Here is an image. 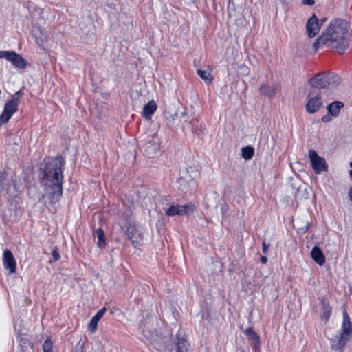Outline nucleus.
Listing matches in <instances>:
<instances>
[{"label": "nucleus", "instance_id": "29", "mask_svg": "<svg viewBox=\"0 0 352 352\" xmlns=\"http://www.w3.org/2000/svg\"><path fill=\"white\" fill-rule=\"evenodd\" d=\"M52 256L54 261H57L60 258V254L58 253L56 249L52 250Z\"/></svg>", "mask_w": 352, "mask_h": 352}, {"label": "nucleus", "instance_id": "19", "mask_svg": "<svg viewBox=\"0 0 352 352\" xmlns=\"http://www.w3.org/2000/svg\"><path fill=\"white\" fill-rule=\"evenodd\" d=\"M157 104L154 100H151L143 108V116L146 118H150L157 110Z\"/></svg>", "mask_w": 352, "mask_h": 352}, {"label": "nucleus", "instance_id": "10", "mask_svg": "<svg viewBox=\"0 0 352 352\" xmlns=\"http://www.w3.org/2000/svg\"><path fill=\"white\" fill-rule=\"evenodd\" d=\"M343 107L344 104L340 101H336L329 104L327 107L328 113L322 116V121L324 123L331 122L333 118H336L339 115Z\"/></svg>", "mask_w": 352, "mask_h": 352}, {"label": "nucleus", "instance_id": "8", "mask_svg": "<svg viewBox=\"0 0 352 352\" xmlns=\"http://www.w3.org/2000/svg\"><path fill=\"white\" fill-rule=\"evenodd\" d=\"M2 58H6L17 68L23 69L26 67L25 60L14 51H1Z\"/></svg>", "mask_w": 352, "mask_h": 352}, {"label": "nucleus", "instance_id": "20", "mask_svg": "<svg viewBox=\"0 0 352 352\" xmlns=\"http://www.w3.org/2000/svg\"><path fill=\"white\" fill-rule=\"evenodd\" d=\"M197 73L206 83H210L213 79L211 72L209 70L197 69Z\"/></svg>", "mask_w": 352, "mask_h": 352}, {"label": "nucleus", "instance_id": "12", "mask_svg": "<svg viewBox=\"0 0 352 352\" xmlns=\"http://www.w3.org/2000/svg\"><path fill=\"white\" fill-rule=\"evenodd\" d=\"M197 182L195 179L190 176H183L179 179V188L186 193H192L197 188Z\"/></svg>", "mask_w": 352, "mask_h": 352}, {"label": "nucleus", "instance_id": "9", "mask_svg": "<svg viewBox=\"0 0 352 352\" xmlns=\"http://www.w3.org/2000/svg\"><path fill=\"white\" fill-rule=\"evenodd\" d=\"M324 20L320 21L317 16L314 14L307 21L306 32L309 37H315L320 30Z\"/></svg>", "mask_w": 352, "mask_h": 352}, {"label": "nucleus", "instance_id": "17", "mask_svg": "<svg viewBox=\"0 0 352 352\" xmlns=\"http://www.w3.org/2000/svg\"><path fill=\"white\" fill-rule=\"evenodd\" d=\"M278 90V86L276 85H263L260 87V92L263 96L272 98L275 96Z\"/></svg>", "mask_w": 352, "mask_h": 352}, {"label": "nucleus", "instance_id": "2", "mask_svg": "<svg viewBox=\"0 0 352 352\" xmlns=\"http://www.w3.org/2000/svg\"><path fill=\"white\" fill-rule=\"evenodd\" d=\"M63 166V162L59 157L50 159L47 162L42 182L52 199L56 200L62 195Z\"/></svg>", "mask_w": 352, "mask_h": 352}, {"label": "nucleus", "instance_id": "5", "mask_svg": "<svg viewBox=\"0 0 352 352\" xmlns=\"http://www.w3.org/2000/svg\"><path fill=\"white\" fill-rule=\"evenodd\" d=\"M320 93L314 89H311L305 100V110L308 113L313 114L319 111L322 106Z\"/></svg>", "mask_w": 352, "mask_h": 352}, {"label": "nucleus", "instance_id": "21", "mask_svg": "<svg viewBox=\"0 0 352 352\" xmlns=\"http://www.w3.org/2000/svg\"><path fill=\"white\" fill-rule=\"evenodd\" d=\"M96 238L97 239L98 245L102 248L105 245L104 234L101 229H98L95 233Z\"/></svg>", "mask_w": 352, "mask_h": 352}, {"label": "nucleus", "instance_id": "4", "mask_svg": "<svg viewBox=\"0 0 352 352\" xmlns=\"http://www.w3.org/2000/svg\"><path fill=\"white\" fill-rule=\"evenodd\" d=\"M340 82V78L335 74H318L310 81L311 89L318 91L319 89L327 88L330 90L336 89Z\"/></svg>", "mask_w": 352, "mask_h": 352}, {"label": "nucleus", "instance_id": "11", "mask_svg": "<svg viewBox=\"0 0 352 352\" xmlns=\"http://www.w3.org/2000/svg\"><path fill=\"white\" fill-rule=\"evenodd\" d=\"M125 233L134 247L139 245L142 241L143 235L134 224L129 223Z\"/></svg>", "mask_w": 352, "mask_h": 352}, {"label": "nucleus", "instance_id": "30", "mask_svg": "<svg viewBox=\"0 0 352 352\" xmlns=\"http://www.w3.org/2000/svg\"><path fill=\"white\" fill-rule=\"evenodd\" d=\"M234 4L233 3V2H230H230L228 3V12H229V14H230V15L231 14H230V10H231L232 9H233V8H234Z\"/></svg>", "mask_w": 352, "mask_h": 352}, {"label": "nucleus", "instance_id": "35", "mask_svg": "<svg viewBox=\"0 0 352 352\" xmlns=\"http://www.w3.org/2000/svg\"><path fill=\"white\" fill-rule=\"evenodd\" d=\"M349 175H351V177H352V170L349 171Z\"/></svg>", "mask_w": 352, "mask_h": 352}, {"label": "nucleus", "instance_id": "37", "mask_svg": "<svg viewBox=\"0 0 352 352\" xmlns=\"http://www.w3.org/2000/svg\"><path fill=\"white\" fill-rule=\"evenodd\" d=\"M1 56V51H0V59L2 58Z\"/></svg>", "mask_w": 352, "mask_h": 352}, {"label": "nucleus", "instance_id": "15", "mask_svg": "<svg viewBox=\"0 0 352 352\" xmlns=\"http://www.w3.org/2000/svg\"><path fill=\"white\" fill-rule=\"evenodd\" d=\"M244 333L252 341L254 349L256 351L258 350L260 347L259 336L252 328L246 329Z\"/></svg>", "mask_w": 352, "mask_h": 352}, {"label": "nucleus", "instance_id": "25", "mask_svg": "<svg viewBox=\"0 0 352 352\" xmlns=\"http://www.w3.org/2000/svg\"><path fill=\"white\" fill-rule=\"evenodd\" d=\"M242 156L245 160H249L252 159L254 155V149L250 146H247L243 148L242 150Z\"/></svg>", "mask_w": 352, "mask_h": 352}, {"label": "nucleus", "instance_id": "13", "mask_svg": "<svg viewBox=\"0 0 352 352\" xmlns=\"http://www.w3.org/2000/svg\"><path fill=\"white\" fill-rule=\"evenodd\" d=\"M2 261L4 267L8 270L10 273H14L16 270V263L13 254L9 250L3 253Z\"/></svg>", "mask_w": 352, "mask_h": 352}, {"label": "nucleus", "instance_id": "32", "mask_svg": "<svg viewBox=\"0 0 352 352\" xmlns=\"http://www.w3.org/2000/svg\"><path fill=\"white\" fill-rule=\"evenodd\" d=\"M261 261L262 262V263L265 264L267 263V258L266 256H261Z\"/></svg>", "mask_w": 352, "mask_h": 352}, {"label": "nucleus", "instance_id": "1", "mask_svg": "<svg viewBox=\"0 0 352 352\" xmlns=\"http://www.w3.org/2000/svg\"><path fill=\"white\" fill-rule=\"evenodd\" d=\"M348 22L344 19L332 20L322 35L316 40V47L327 45L342 53L349 46L347 38Z\"/></svg>", "mask_w": 352, "mask_h": 352}, {"label": "nucleus", "instance_id": "7", "mask_svg": "<svg viewBox=\"0 0 352 352\" xmlns=\"http://www.w3.org/2000/svg\"><path fill=\"white\" fill-rule=\"evenodd\" d=\"M309 157L311 166L316 174L327 170L328 166L325 160L318 156L315 151L311 150L309 151Z\"/></svg>", "mask_w": 352, "mask_h": 352}, {"label": "nucleus", "instance_id": "23", "mask_svg": "<svg viewBox=\"0 0 352 352\" xmlns=\"http://www.w3.org/2000/svg\"><path fill=\"white\" fill-rule=\"evenodd\" d=\"M179 205H171L166 210V214L168 216L182 215Z\"/></svg>", "mask_w": 352, "mask_h": 352}, {"label": "nucleus", "instance_id": "34", "mask_svg": "<svg viewBox=\"0 0 352 352\" xmlns=\"http://www.w3.org/2000/svg\"><path fill=\"white\" fill-rule=\"evenodd\" d=\"M306 4H308L309 6H312L314 3V1H304Z\"/></svg>", "mask_w": 352, "mask_h": 352}, {"label": "nucleus", "instance_id": "36", "mask_svg": "<svg viewBox=\"0 0 352 352\" xmlns=\"http://www.w3.org/2000/svg\"><path fill=\"white\" fill-rule=\"evenodd\" d=\"M36 43L38 44V45H41V43H40L38 40H36Z\"/></svg>", "mask_w": 352, "mask_h": 352}, {"label": "nucleus", "instance_id": "3", "mask_svg": "<svg viewBox=\"0 0 352 352\" xmlns=\"http://www.w3.org/2000/svg\"><path fill=\"white\" fill-rule=\"evenodd\" d=\"M342 331L331 338V346L333 349L342 348L352 335V324L346 311L342 313Z\"/></svg>", "mask_w": 352, "mask_h": 352}, {"label": "nucleus", "instance_id": "6", "mask_svg": "<svg viewBox=\"0 0 352 352\" xmlns=\"http://www.w3.org/2000/svg\"><path fill=\"white\" fill-rule=\"evenodd\" d=\"M18 105L19 100L16 98H12L5 104L3 111L0 116V125L9 121L12 115L16 111Z\"/></svg>", "mask_w": 352, "mask_h": 352}, {"label": "nucleus", "instance_id": "28", "mask_svg": "<svg viewBox=\"0 0 352 352\" xmlns=\"http://www.w3.org/2000/svg\"><path fill=\"white\" fill-rule=\"evenodd\" d=\"M238 72L241 76H248L250 74V69L246 65H241L239 67Z\"/></svg>", "mask_w": 352, "mask_h": 352}, {"label": "nucleus", "instance_id": "26", "mask_svg": "<svg viewBox=\"0 0 352 352\" xmlns=\"http://www.w3.org/2000/svg\"><path fill=\"white\" fill-rule=\"evenodd\" d=\"M322 309H323L322 318H324L326 320H327L329 319V318L331 315V309L329 307V303L323 302Z\"/></svg>", "mask_w": 352, "mask_h": 352}, {"label": "nucleus", "instance_id": "24", "mask_svg": "<svg viewBox=\"0 0 352 352\" xmlns=\"http://www.w3.org/2000/svg\"><path fill=\"white\" fill-rule=\"evenodd\" d=\"M181 214H190L195 210L196 207L192 204H189L186 205L180 206Z\"/></svg>", "mask_w": 352, "mask_h": 352}, {"label": "nucleus", "instance_id": "38", "mask_svg": "<svg viewBox=\"0 0 352 352\" xmlns=\"http://www.w3.org/2000/svg\"><path fill=\"white\" fill-rule=\"evenodd\" d=\"M350 167L352 168V162H350Z\"/></svg>", "mask_w": 352, "mask_h": 352}, {"label": "nucleus", "instance_id": "16", "mask_svg": "<svg viewBox=\"0 0 352 352\" xmlns=\"http://www.w3.org/2000/svg\"><path fill=\"white\" fill-rule=\"evenodd\" d=\"M105 311H106L105 308L101 309L91 319V320L89 323V325H88V329L91 333H94L96 331V330L97 329L98 323L99 320L101 319V318L104 316Z\"/></svg>", "mask_w": 352, "mask_h": 352}, {"label": "nucleus", "instance_id": "14", "mask_svg": "<svg viewBox=\"0 0 352 352\" xmlns=\"http://www.w3.org/2000/svg\"><path fill=\"white\" fill-rule=\"evenodd\" d=\"M188 344L184 338L177 336L175 343L173 344L171 352H188Z\"/></svg>", "mask_w": 352, "mask_h": 352}, {"label": "nucleus", "instance_id": "18", "mask_svg": "<svg viewBox=\"0 0 352 352\" xmlns=\"http://www.w3.org/2000/svg\"><path fill=\"white\" fill-rule=\"evenodd\" d=\"M311 258L319 265H322L325 262V258L321 250L315 246L311 252Z\"/></svg>", "mask_w": 352, "mask_h": 352}, {"label": "nucleus", "instance_id": "22", "mask_svg": "<svg viewBox=\"0 0 352 352\" xmlns=\"http://www.w3.org/2000/svg\"><path fill=\"white\" fill-rule=\"evenodd\" d=\"M160 148V142H150L147 144L146 152L148 155L155 154Z\"/></svg>", "mask_w": 352, "mask_h": 352}, {"label": "nucleus", "instance_id": "27", "mask_svg": "<svg viewBox=\"0 0 352 352\" xmlns=\"http://www.w3.org/2000/svg\"><path fill=\"white\" fill-rule=\"evenodd\" d=\"M43 352H54L53 342L50 340H46L43 346Z\"/></svg>", "mask_w": 352, "mask_h": 352}, {"label": "nucleus", "instance_id": "33", "mask_svg": "<svg viewBox=\"0 0 352 352\" xmlns=\"http://www.w3.org/2000/svg\"><path fill=\"white\" fill-rule=\"evenodd\" d=\"M349 197L350 199L352 201V187L350 188V190L349 191Z\"/></svg>", "mask_w": 352, "mask_h": 352}, {"label": "nucleus", "instance_id": "31", "mask_svg": "<svg viewBox=\"0 0 352 352\" xmlns=\"http://www.w3.org/2000/svg\"><path fill=\"white\" fill-rule=\"evenodd\" d=\"M270 245H267L265 242L263 243V251L266 253L267 250L269 249Z\"/></svg>", "mask_w": 352, "mask_h": 352}]
</instances>
